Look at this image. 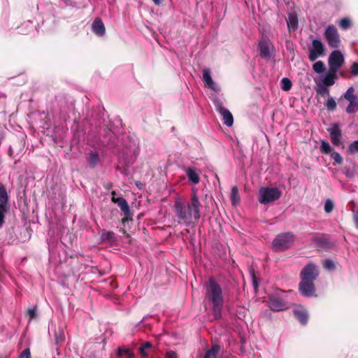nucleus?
Masks as SVG:
<instances>
[{
    "mask_svg": "<svg viewBox=\"0 0 358 358\" xmlns=\"http://www.w3.org/2000/svg\"><path fill=\"white\" fill-rule=\"evenodd\" d=\"M324 37L329 47L336 48L339 46L341 43L340 37L334 25L329 24L327 27L324 31Z\"/></svg>",
    "mask_w": 358,
    "mask_h": 358,
    "instance_id": "obj_5",
    "label": "nucleus"
},
{
    "mask_svg": "<svg viewBox=\"0 0 358 358\" xmlns=\"http://www.w3.org/2000/svg\"><path fill=\"white\" fill-rule=\"evenodd\" d=\"M354 91L355 90L352 87H349L344 94L343 97L349 102L357 99L356 96L354 94Z\"/></svg>",
    "mask_w": 358,
    "mask_h": 358,
    "instance_id": "obj_25",
    "label": "nucleus"
},
{
    "mask_svg": "<svg viewBox=\"0 0 358 358\" xmlns=\"http://www.w3.org/2000/svg\"><path fill=\"white\" fill-rule=\"evenodd\" d=\"M316 84H317L316 92L317 94H319L322 96H326L329 94V90L328 89L329 86H326V85H321L319 83H316Z\"/></svg>",
    "mask_w": 358,
    "mask_h": 358,
    "instance_id": "obj_28",
    "label": "nucleus"
},
{
    "mask_svg": "<svg viewBox=\"0 0 358 358\" xmlns=\"http://www.w3.org/2000/svg\"><path fill=\"white\" fill-rule=\"evenodd\" d=\"M331 157L338 164H341L343 162V158L338 152H333L331 154Z\"/></svg>",
    "mask_w": 358,
    "mask_h": 358,
    "instance_id": "obj_36",
    "label": "nucleus"
},
{
    "mask_svg": "<svg viewBox=\"0 0 358 358\" xmlns=\"http://www.w3.org/2000/svg\"><path fill=\"white\" fill-rule=\"evenodd\" d=\"M219 347L216 345H213L211 349L208 350L203 358H215L216 355L218 353Z\"/></svg>",
    "mask_w": 358,
    "mask_h": 358,
    "instance_id": "obj_30",
    "label": "nucleus"
},
{
    "mask_svg": "<svg viewBox=\"0 0 358 358\" xmlns=\"http://www.w3.org/2000/svg\"><path fill=\"white\" fill-rule=\"evenodd\" d=\"M155 4L159 5L161 3V0H152Z\"/></svg>",
    "mask_w": 358,
    "mask_h": 358,
    "instance_id": "obj_47",
    "label": "nucleus"
},
{
    "mask_svg": "<svg viewBox=\"0 0 358 358\" xmlns=\"http://www.w3.org/2000/svg\"><path fill=\"white\" fill-rule=\"evenodd\" d=\"M325 106L329 110H334L336 107V103L334 98L329 97L325 103Z\"/></svg>",
    "mask_w": 358,
    "mask_h": 358,
    "instance_id": "obj_34",
    "label": "nucleus"
},
{
    "mask_svg": "<svg viewBox=\"0 0 358 358\" xmlns=\"http://www.w3.org/2000/svg\"><path fill=\"white\" fill-rule=\"evenodd\" d=\"M20 358H31V352L29 348L24 349L20 354Z\"/></svg>",
    "mask_w": 358,
    "mask_h": 358,
    "instance_id": "obj_40",
    "label": "nucleus"
},
{
    "mask_svg": "<svg viewBox=\"0 0 358 358\" xmlns=\"http://www.w3.org/2000/svg\"><path fill=\"white\" fill-rule=\"evenodd\" d=\"M299 291L305 296H312L314 295L315 287L313 281L301 279L299 284Z\"/></svg>",
    "mask_w": 358,
    "mask_h": 358,
    "instance_id": "obj_11",
    "label": "nucleus"
},
{
    "mask_svg": "<svg viewBox=\"0 0 358 358\" xmlns=\"http://www.w3.org/2000/svg\"><path fill=\"white\" fill-rule=\"evenodd\" d=\"M319 274L317 268L313 264H307L301 272V279L314 281Z\"/></svg>",
    "mask_w": 358,
    "mask_h": 358,
    "instance_id": "obj_10",
    "label": "nucleus"
},
{
    "mask_svg": "<svg viewBox=\"0 0 358 358\" xmlns=\"http://www.w3.org/2000/svg\"><path fill=\"white\" fill-rule=\"evenodd\" d=\"M185 173L189 182L193 184H198L200 181V171L194 167H187Z\"/></svg>",
    "mask_w": 358,
    "mask_h": 358,
    "instance_id": "obj_14",
    "label": "nucleus"
},
{
    "mask_svg": "<svg viewBox=\"0 0 358 358\" xmlns=\"http://www.w3.org/2000/svg\"><path fill=\"white\" fill-rule=\"evenodd\" d=\"M214 103L216 110L222 117L224 124L227 127L232 126L234 117L231 112L223 106L222 103L220 100H216Z\"/></svg>",
    "mask_w": 358,
    "mask_h": 358,
    "instance_id": "obj_8",
    "label": "nucleus"
},
{
    "mask_svg": "<svg viewBox=\"0 0 358 358\" xmlns=\"http://www.w3.org/2000/svg\"><path fill=\"white\" fill-rule=\"evenodd\" d=\"M268 306L273 311H282L289 308V305L286 302L276 297L270 299Z\"/></svg>",
    "mask_w": 358,
    "mask_h": 358,
    "instance_id": "obj_13",
    "label": "nucleus"
},
{
    "mask_svg": "<svg viewBox=\"0 0 358 358\" xmlns=\"http://www.w3.org/2000/svg\"><path fill=\"white\" fill-rule=\"evenodd\" d=\"M259 48L260 51V56L264 58H270L273 47H270L268 42L262 40L259 43Z\"/></svg>",
    "mask_w": 358,
    "mask_h": 358,
    "instance_id": "obj_16",
    "label": "nucleus"
},
{
    "mask_svg": "<svg viewBox=\"0 0 358 358\" xmlns=\"http://www.w3.org/2000/svg\"><path fill=\"white\" fill-rule=\"evenodd\" d=\"M92 30L99 36H102L105 34V26L101 19L96 18L94 20L92 23Z\"/></svg>",
    "mask_w": 358,
    "mask_h": 358,
    "instance_id": "obj_17",
    "label": "nucleus"
},
{
    "mask_svg": "<svg viewBox=\"0 0 358 358\" xmlns=\"http://www.w3.org/2000/svg\"><path fill=\"white\" fill-rule=\"evenodd\" d=\"M200 202L196 194L191 198V203H185L178 199L174 203L176 216L179 224L189 225L200 218Z\"/></svg>",
    "mask_w": 358,
    "mask_h": 358,
    "instance_id": "obj_1",
    "label": "nucleus"
},
{
    "mask_svg": "<svg viewBox=\"0 0 358 358\" xmlns=\"http://www.w3.org/2000/svg\"><path fill=\"white\" fill-rule=\"evenodd\" d=\"M27 314L29 317V320H33L36 316V308H32L28 309Z\"/></svg>",
    "mask_w": 358,
    "mask_h": 358,
    "instance_id": "obj_41",
    "label": "nucleus"
},
{
    "mask_svg": "<svg viewBox=\"0 0 358 358\" xmlns=\"http://www.w3.org/2000/svg\"><path fill=\"white\" fill-rule=\"evenodd\" d=\"M354 221L357 228H358V211L354 214Z\"/></svg>",
    "mask_w": 358,
    "mask_h": 358,
    "instance_id": "obj_46",
    "label": "nucleus"
},
{
    "mask_svg": "<svg viewBox=\"0 0 358 358\" xmlns=\"http://www.w3.org/2000/svg\"><path fill=\"white\" fill-rule=\"evenodd\" d=\"M334 203L331 200L326 201L324 203V210L326 213H329L333 210Z\"/></svg>",
    "mask_w": 358,
    "mask_h": 358,
    "instance_id": "obj_38",
    "label": "nucleus"
},
{
    "mask_svg": "<svg viewBox=\"0 0 358 358\" xmlns=\"http://www.w3.org/2000/svg\"><path fill=\"white\" fill-rule=\"evenodd\" d=\"M348 150L351 154L358 152V140L352 142L349 145Z\"/></svg>",
    "mask_w": 358,
    "mask_h": 358,
    "instance_id": "obj_37",
    "label": "nucleus"
},
{
    "mask_svg": "<svg viewBox=\"0 0 358 358\" xmlns=\"http://www.w3.org/2000/svg\"><path fill=\"white\" fill-rule=\"evenodd\" d=\"M206 296L213 303L215 316L216 317H220L223 306L222 292L220 285L213 279L209 280Z\"/></svg>",
    "mask_w": 358,
    "mask_h": 358,
    "instance_id": "obj_2",
    "label": "nucleus"
},
{
    "mask_svg": "<svg viewBox=\"0 0 358 358\" xmlns=\"http://www.w3.org/2000/svg\"><path fill=\"white\" fill-rule=\"evenodd\" d=\"M344 56L339 50H334L328 59L329 69L336 72L343 66Z\"/></svg>",
    "mask_w": 358,
    "mask_h": 358,
    "instance_id": "obj_6",
    "label": "nucleus"
},
{
    "mask_svg": "<svg viewBox=\"0 0 358 358\" xmlns=\"http://www.w3.org/2000/svg\"><path fill=\"white\" fill-rule=\"evenodd\" d=\"M313 69L315 73H317L318 74L323 73L325 70V66H324V62L322 61L316 62L313 65Z\"/></svg>",
    "mask_w": 358,
    "mask_h": 358,
    "instance_id": "obj_24",
    "label": "nucleus"
},
{
    "mask_svg": "<svg viewBox=\"0 0 358 358\" xmlns=\"http://www.w3.org/2000/svg\"><path fill=\"white\" fill-rule=\"evenodd\" d=\"M99 155L97 154V152H93V151L90 152L89 158H88V162L91 166H95L97 164V162H99Z\"/></svg>",
    "mask_w": 358,
    "mask_h": 358,
    "instance_id": "obj_29",
    "label": "nucleus"
},
{
    "mask_svg": "<svg viewBox=\"0 0 358 358\" xmlns=\"http://www.w3.org/2000/svg\"><path fill=\"white\" fill-rule=\"evenodd\" d=\"M230 199L233 206H236L239 203L240 197L238 195V189L237 187L234 186L231 187Z\"/></svg>",
    "mask_w": 358,
    "mask_h": 358,
    "instance_id": "obj_21",
    "label": "nucleus"
},
{
    "mask_svg": "<svg viewBox=\"0 0 358 358\" xmlns=\"http://www.w3.org/2000/svg\"><path fill=\"white\" fill-rule=\"evenodd\" d=\"M8 194L4 186L0 184V204L7 205Z\"/></svg>",
    "mask_w": 358,
    "mask_h": 358,
    "instance_id": "obj_22",
    "label": "nucleus"
},
{
    "mask_svg": "<svg viewBox=\"0 0 358 358\" xmlns=\"http://www.w3.org/2000/svg\"><path fill=\"white\" fill-rule=\"evenodd\" d=\"M6 210V205L0 204V227L2 225L4 219V215Z\"/></svg>",
    "mask_w": 358,
    "mask_h": 358,
    "instance_id": "obj_39",
    "label": "nucleus"
},
{
    "mask_svg": "<svg viewBox=\"0 0 358 358\" xmlns=\"http://www.w3.org/2000/svg\"><path fill=\"white\" fill-rule=\"evenodd\" d=\"M330 134L331 143L336 146L341 144V132L337 124H334L331 127L327 129Z\"/></svg>",
    "mask_w": 358,
    "mask_h": 358,
    "instance_id": "obj_12",
    "label": "nucleus"
},
{
    "mask_svg": "<svg viewBox=\"0 0 358 358\" xmlns=\"http://www.w3.org/2000/svg\"><path fill=\"white\" fill-rule=\"evenodd\" d=\"M324 54V45L318 39H314L311 45L309 47L308 58L311 62L315 61L317 58L323 56Z\"/></svg>",
    "mask_w": 358,
    "mask_h": 358,
    "instance_id": "obj_7",
    "label": "nucleus"
},
{
    "mask_svg": "<svg viewBox=\"0 0 358 358\" xmlns=\"http://www.w3.org/2000/svg\"><path fill=\"white\" fill-rule=\"evenodd\" d=\"M282 192L278 187H262L259 190L258 200L262 204H267L278 200Z\"/></svg>",
    "mask_w": 358,
    "mask_h": 358,
    "instance_id": "obj_4",
    "label": "nucleus"
},
{
    "mask_svg": "<svg viewBox=\"0 0 358 358\" xmlns=\"http://www.w3.org/2000/svg\"><path fill=\"white\" fill-rule=\"evenodd\" d=\"M104 236H105L106 238L112 239L114 238V233L111 232V231H108Z\"/></svg>",
    "mask_w": 358,
    "mask_h": 358,
    "instance_id": "obj_44",
    "label": "nucleus"
},
{
    "mask_svg": "<svg viewBox=\"0 0 358 358\" xmlns=\"http://www.w3.org/2000/svg\"><path fill=\"white\" fill-rule=\"evenodd\" d=\"M152 344L150 342L145 343L140 348L139 352L143 357H146L148 355V350L151 349Z\"/></svg>",
    "mask_w": 358,
    "mask_h": 358,
    "instance_id": "obj_26",
    "label": "nucleus"
},
{
    "mask_svg": "<svg viewBox=\"0 0 358 358\" xmlns=\"http://www.w3.org/2000/svg\"><path fill=\"white\" fill-rule=\"evenodd\" d=\"M320 150L322 153L328 154L331 152V147L328 142L322 140L320 141Z\"/></svg>",
    "mask_w": 358,
    "mask_h": 358,
    "instance_id": "obj_31",
    "label": "nucleus"
},
{
    "mask_svg": "<svg viewBox=\"0 0 358 358\" xmlns=\"http://www.w3.org/2000/svg\"><path fill=\"white\" fill-rule=\"evenodd\" d=\"M281 88L285 91H289L292 85L291 80L287 78H283L280 82Z\"/></svg>",
    "mask_w": 358,
    "mask_h": 358,
    "instance_id": "obj_32",
    "label": "nucleus"
},
{
    "mask_svg": "<svg viewBox=\"0 0 358 358\" xmlns=\"http://www.w3.org/2000/svg\"><path fill=\"white\" fill-rule=\"evenodd\" d=\"M287 27L289 31H294L298 28V17L295 13H289L287 19Z\"/></svg>",
    "mask_w": 358,
    "mask_h": 358,
    "instance_id": "obj_19",
    "label": "nucleus"
},
{
    "mask_svg": "<svg viewBox=\"0 0 358 358\" xmlns=\"http://www.w3.org/2000/svg\"><path fill=\"white\" fill-rule=\"evenodd\" d=\"M351 20L348 17L343 18L339 22L340 27H341V29L344 30H346L348 28H350L351 27Z\"/></svg>",
    "mask_w": 358,
    "mask_h": 358,
    "instance_id": "obj_33",
    "label": "nucleus"
},
{
    "mask_svg": "<svg viewBox=\"0 0 358 358\" xmlns=\"http://www.w3.org/2000/svg\"><path fill=\"white\" fill-rule=\"evenodd\" d=\"M323 266L327 270H333L335 268L334 262L330 259H325L323 262Z\"/></svg>",
    "mask_w": 358,
    "mask_h": 358,
    "instance_id": "obj_35",
    "label": "nucleus"
},
{
    "mask_svg": "<svg viewBox=\"0 0 358 358\" xmlns=\"http://www.w3.org/2000/svg\"><path fill=\"white\" fill-rule=\"evenodd\" d=\"M203 80L206 85L214 91L218 90L217 85L213 82L211 78L210 71L208 69L203 70Z\"/></svg>",
    "mask_w": 358,
    "mask_h": 358,
    "instance_id": "obj_15",
    "label": "nucleus"
},
{
    "mask_svg": "<svg viewBox=\"0 0 358 358\" xmlns=\"http://www.w3.org/2000/svg\"><path fill=\"white\" fill-rule=\"evenodd\" d=\"M296 317L302 323L306 324L308 321V314L305 309L299 308L294 310Z\"/></svg>",
    "mask_w": 358,
    "mask_h": 358,
    "instance_id": "obj_20",
    "label": "nucleus"
},
{
    "mask_svg": "<svg viewBox=\"0 0 358 358\" xmlns=\"http://www.w3.org/2000/svg\"><path fill=\"white\" fill-rule=\"evenodd\" d=\"M351 73L354 76H358V63L357 62H354L352 64Z\"/></svg>",
    "mask_w": 358,
    "mask_h": 358,
    "instance_id": "obj_42",
    "label": "nucleus"
},
{
    "mask_svg": "<svg viewBox=\"0 0 358 358\" xmlns=\"http://www.w3.org/2000/svg\"><path fill=\"white\" fill-rule=\"evenodd\" d=\"M117 355L122 358H134V355L127 348H119Z\"/></svg>",
    "mask_w": 358,
    "mask_h": 358,
    "instance_id": "obj_23",
    "label": "nucleus"
},
{
    "mask_svg": "<svg viewBox=\"0 0 358 358\" xmlns=\"http://www.w3.org/2000/svg\"><path fill=\"white\" fill-rule=\"evenodd\" d=\"M252 284H253V286H254V288L256 289L258 287V282H257V280L254 275V273H252Z\"/></svg>",
    "mask_w": 358,
    "mask_h": 358,
    "instance_id": "obj_45",
    "label": "nucleus"
},
{
    "mask_svg": "<svg viewBox=\"0 0 358 358\" xmlns=\"http://www.w3.org/2000/svg\"><path fill=\"white\" fill-rule=\"evenodd\" d=\"M166 358H177V356L174 352L169 351L166 353Z\"/></svg>",
    "mask_w": 358,
    "mask_h": 358,
    "instance_id": "obj_43",
    "label": "nucleus"
},
{
    "mask_svg": "<svg viewBox=\"0 0 358 358\" xmlns=\"http://www.w3.org/2000/svg\"><path fill=\"white\" fill-rule=\"evenodd\" d=\"M358 110V99L350 101V104L346 108L348 113H355Z\"/></svg>",
    "mask_w": 358,
    "mask_h": 358,
    "instance_id": "obj_27",
    "label": "nucleus"
},
{
    "mask_svg": "<svg viewBox=\"0 0 358 358\" xmlns=\"http://www.w3.org/2000/svg\"><path fill=\"white\" fill-rule=\"evenodd\" d=\"M115 192H113L112 201L116 203L124 214L127 215L129 212V207L127 201L122 197H115Z\"/></svg>",
    "mask_w": 358,
    "mask_h": 358,
    "instance_id": "obj_18",
    "label": "nucleus"
},
{
    "mask_svg": "<svg viewBox=\"0 0 358 358\" xmlns=\"http://www.w3.org/2000/svg\"><path fill=\"white\" fill-rule=\"evenodd\" d=\"M295 241V236L289 232L278 234L272 243L275 251L281 252L289 248Z\"/></svg>",
    "mask_w": 358,
    "mask_h": 358,
    "instance_id": "obj_3",
    "label": "nucleus"
},
{
    "mask_svg": "<svg viewBox=\"0 0 358 358\" xmlns=\"http://www.w3.org/2000/svg\"><path fill=\"white\" fill-rule=\"evenodd\" d=\"M336 73L337 72L329 69L328 71L325 74L320 76L317 80H315V81L316 83L326 86H332L337 79Z\"/></svg>",
    "mask_w": 358,
    "mask_h": 358,
    "instance_id": "obj_9",
    "label": "nucleus"
}]
</instances>
